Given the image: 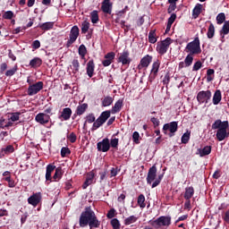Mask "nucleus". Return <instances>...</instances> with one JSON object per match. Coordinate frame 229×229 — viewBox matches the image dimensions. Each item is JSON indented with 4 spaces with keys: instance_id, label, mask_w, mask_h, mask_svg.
<instances>
[{
    "instance_id": "f257e3e1",
    "label": "nucleus",
    "mask_w": 229,
    "mask_h": 229,
    "mask_svg": "<svg viewBox=\"0 0 229 229\" xmlns=\"http://www.w3.org/2000/svg\"><path fill=\"white\" fill-rule=\"evenodd\" d=\"M96 216L92 208L87 207L85 208L84 211L81 212L80 218H79V225L81 228H85V226H89L90 220Z\"/></svg>"
},
{
    "instance_id": "f03ea898",
    "label": "nucleus",
    "mask_w": 229,
    "mask_h": 229,
    "mask_svg": "<svg viewBox=\"0 0 229 229\" xmlns=\"http://www.w3.org/2000/svg\"><path fill=\"white\" fill-rule=\"evenodd\" d=\"M186 53H189V55H201V46L199 43V38L197 37L194 38L193 41L187 44L185 47Z\"/></svg>"
},
{
    "instance_id": "7ed1b4c3",
    "label": "nucleus",
    "mask_w": 229,
    "mask_h": 229,
    "mask_svg": "<svg viewBox=\"0 0 229 229\" xmlns=\"http://www.w3.org/2000/svg\"><path fill=\"white\" fill-rule=\"evenodd\" d=\"M149 225L155 229H160L162 226H171V216H161L156 220H150Z\"/></svg>"
},
{
    "instance_id": "20e7f679",
    "label": "nucleus",
    "mask_w": 229,
    "mask_h": 229,
    "mask_svg": "<svg viewBox=\"0 0 229 229\" xmlns=\"http://www.w3.org/2000/svg\"><path fill=\"white\" fill-rule=\"evenodd\" d=\"M111 114L112 113L110 110L102 112L101 114L99 115V117L93 123L92 128H91L92 131H96V130H98V128H101V126H103V124H105L106 123V121H108V119H110Z\"/></svg>"
},
{
    "instance_id": "39448f33",
    "label": "nucleus",
    "mask_w": 229,
    "mask_h": 229,
    "mask_svg": "<svg viewBox=\"0 0 229 229\" xmlns=\"http://www.w3.org/2000/svg\"><path fill=\"white\" fill-rule=\"evenodd\" d=\"M171 44H173V39L171 38H166L165 40H162L161 42H157L156 51L158 53V55H165Z\"/></svg>"
},
{
    "instance_id": "423d86ee",
    "label": "nucleus",
    "mask_w": 229,
    "mask_h": 229,
    "mask_svg": "<svg viewBox=\"0 0 229 229\" xmlns=\"http://www.w3.org/2000/svg\"><path fill=\"white\" fill-rule=\"evenodd\" d=\"M78 37H80V28L78 26L74 25L71 30H70V38L68 41L66 42V47H71L76 40H78Z\"/></svg>"
},
{
    "instance_id": "0eeeda50",
    "label": "nucleus",
    "mask_w": 229,
    "mask_h": 229,
    "mask_svg": "<svg viewBox=\"0 0 229 229\" xmlns=\"http://www.w3.org/2000/svg\"><path fill=\"white\" fill-rule=\"evenodd\" d=\"M212 98V91L210 90H202L199 91L197 94V101L198 103H199V105H203V103H205L206 105L208 103V101L211 99Z\"/></svg>"
},
{
    "instance_id": "6e6552de",
    "label": "nucleus",
    "mask_w": 229,
    "mask_h": 229,
    "mask_svg": "<svg viewBox=\"0 0 229 229\" xmlns=\"http://www.w3.org/2000/svg\"><path fill=\"white\" fill-rule=\"evenodd\" d=\"M163 131L164 133H166V131H170L169 137H174V133L178 131V122L165 123L163 126Z\"/></svg>"
},
{
    "instance_id": "1a4fd4ad",
    "label": "nucleus",
    "mask_w": 229,
    "mask_h": 229,
    "mask_svg": "<svg viewBox=\"0 0 229 229\" xmlns=\"http://www.w3.org/2000/svg\"><path fill=\"white\" fill-rule=\"evenodd\" d=\"M160 69V60H157L152 64V68L150 71V74L148 76V81L153 83L155 81L157 76H158V71Z\"/></svg>"
},
{
    "instance_id": "9d476101",
    "label": "nucleus",
    "mask_w": 229,
    "mask_h": 229,
    "mask_svg": "<svg viewBox=\"0 0 229 229\" xmlns=\"http://www.w3.org/2000/svg\"><path fill=\"white\" fill-rule=\"evenodd\" d=\"M118 64L122 65H130L131 64V58H130V52L128 50H123V53L118 54Z\"/></svg>"
},
{
    "instance_id": "9b49d317",
    "label": "nucleus",
    "mask_w": 229,
    "mask_h": 229,
    "mask_svg": "<svg viewBox=\"0 0 229 229\" xmlns=\"http://www.w3.org/2000/svg\"><path fill=\"white\" fill-rule=\"evenodd\" d=\"M97 149L98 151H102V153L110 151V140L108 138H105L101 141L98 142Z\"/></svg>"
},
{
    "instance_id": "f8f14e48",
    "label": "nucleus",
    "mask_w": 229,
    "mask_h": 229,
    "mask_svg": "<svg viewBox=\"0 0 229 229\" xmlns=\"http://www.w3.org/2000/svg\"><path fill=\"white\" fill-rule=\"evenodd\" d=\"M42 89H44V82H36L35 84H32L28 88V95L35 96V94H38V92H40Z\"/></svg>"
},
{
    "instance_id": "ddd939ff",
    "label": "nucleus",
    "mask_w": 229,
    "mask_h": 229,
    "mask_svg": "<svg viewBox=\"0 0 229 229\" xmlns=\"http://www.w3.org/2000/svg\"><path fill=\"white\" fill-rule=\"evenodd\" d=\"M229 125H225V127H222L216 131V140L219 142L225 140V139H228L229 137V132L226 131L228 130Z\"/></svg>"
},
{
    "instance_id": "4468645a",
    "label": "nucleus",
    "mask_w": 229,
    "mask_h": 229,
    "mask_svg": "<svg viewBox=\"0 0 229 229\" xmlns=\"http://www.w3.org/2000/svg\"><path fill=\"white\" fill-rule=\"evenodd\" d=\"M55 175H54V180H56L58 178V168H56V165H47V172H46V180H47V182H51V180H52L51 173H53V171H55Z\"/></svg>"
},
{
    "instance_id": "2eb2a0df",
    "label": "nucleus",
    "mask_w": 229,
    "mask_h": 229,
    "mask_svg": "<svg viewBox=\"0 0 229 229\" xmlns=\"http://www.w3.org/2000/svg\"><path fill=\"white\" fill-rule=\"evenodd\" d=\"M42 201V193L37 192L33 193L29 199H28V203L29 205H32V207H37L38 203Z\"/></svg>"
},
{
    "instance_id": "dca6fc26",
    "label": "nucleus",
    "mask_w": 229,
    "mask_h": 229,
    "mask_svg": "<svg viewBox=\"0 0 229 229\" xmlns=\"http://www.w3.org/2000/svg\"><path fill=\"white\" fill-rule=\"evenodd\" d=\"M114 4L110 0H104L101 4V10L106 15H112V8Z\"/></svg>"
},
{
    "instance_id": "f3484780",
    "label": "nucleus",
    "mask_w": 229,
    "mask_h": 229,
    "mask_svg": "<svg viewBox=\"0 0 229 229\" xmlns=\"http://www.w3.org/2000/svg\"><path fill=\"white\" fill-rule=\"evenodd\" d=\"M157 179V166L154 165L152 167L148 169V175H147V183L151 185L153 182Z\"/></svg>"
},
{
    "instance_id": "a211bd4d",
    "label": "nucleus",
    "mask_w": 229,
    "mask_h": 229,
    "mask_svg": "<svg viewBox=\"0 0 229 229\" xmlns=\"http://www.w3.org/2000/svg\"><path fill=\"white\" fill-rule=\"evenodd\" d=\"M151 62H153V56L147 55L143 58H141L138 67L139 69H146L149 67V64H151Z\"/></svg>"
},
{
    "instance_id": "6ab92c4d",
    "label": "nucleus",
    "mask_w": 229,
    "mask_h": 229,
    "mask_svg": "<svg viewBox=\"0 0 229 229\" xmlns=\"http://www.w3.org/2000/svg\"><path fill=\"white\" fill-rule=\"evenodd\" d=\"M35 120L39 124H47L49 123V115L44 113H39L36 115Z\"/></svg>"
},
{
    "instance_id": "aec40b11",
    "label": "nucleus",
    "mask_w": 229,
    "mask_h": 229,
    "mask_svg": "<svg viewBox=\"0 0 229 229\" xmlns=\"http://www.w3.org/2000/svg\"><path fill=\"white\" fill-rule=\"evenodd\" d=\"M71 115H72V110L71 107H65L63 109L59 119H62L63 121H69V119H71Z\"/></svg>"
},
{
    "instance_id": "412c9836",
    "label": "nucleus",
    "mask_w": 229,
    "mask_h": 229,
    "mask_svg": "<svg viewBox=\"0 0 229 229\" xmlns=\"http://www.w3.org/2000/svg\"><path fill=\"white\" fill-rule=\"evenodd\" d=\"M94 69H96V64H94V59H91L88 62L86 67V72L89 78H92V76H94Z\"/></svg>"
},
{
    "instance_id": "4be33fe9",
    "label": "nucleus",
    "mask_w": 229,
    "mask_h": 229,
    "mask_svg": "<svg viewBox=\"0 0 229 229\" xmlns=\"http://www.w3.org/2000/svg\"><path fill=\"white\" fill-rule=\"evenodd\" d=\"M225 126H229L228 121L216 120L212 124V130H221V128H225Z\"/></svg>"
},
{
    "instance_id": "5701e85b",
    "label": "nucleus",
    "mask_w": 229,
    "mask_h": 229,
    "mask_svg": "<svg viewBox=\"0 0 229 229\" xmlns=\"http://www.w3.org/2000/svg\"><path fill=\"white\" fill-rule=\"evenodd\" d=\"M95 176L96 174H94V172H90L89 174H88L87 178L82 184V189L85 190L87 189V187H89V185H92V182H94Z\"/></svg>"
},
{
    "instance_id": "b1692460",
    "label": "nucleus",
    "mask_w": 229,
    "mask_h": 229,
    "mask_svg": "<svg viewBox=\"0 0 229 229\" xmlns=\"http://www.w3.org/2000/svg\"><path fill=\"white\" fill-rule=\"evenodd\" d=\"M88 226H89V229L99 228L101 226V221H99V219H98V216L95 215L90 219Z\"/></svg>"
},
{
    "instance_id": "393cba45",
    "label": "nucleus",
    "mask_w": 229,
    "mask_h": 229,
    "mask_svg": "<svg viewBox=\"0 0 229 229\" xmlns=\"http://www.w3.org/2000/svg\"><path fill=\"white\" fill-rule=\"evenodd\" d=\"M123 99H119L115 102L114 106L111 109V114H119L123 108Z\"/></svg>"
},
{
    "instance_id": "a878e982",
    "label": "nucleus",
    "mask_w": 229,
    "mask_h": 229,
    "mask_svg": "<svg viewBox=\"0 0 229 229\" xmlns=\"http://www.w3.org/2000/svg\"><path fill=\"white\" fill-rule=\"evenodd\" d=\"M199 157H207L212 153V146H206L203 148H199Z\"/></svg>"
},
{
    "instance_id": "bb28decb",
    "label": "nucleus",
    "mask_w": 229,
    "mask_h": 229,
    "mask_svg": "<svg viewBox=\"0 0 229 229\" xmlns=\"http://www.w3.org/2000/svg\"><path fill=\"white\" fill-rule=\"evenodd\" d=\"M203 8V4H197L195 7L192 10V17L193 19H198L199 15L201 14V10Z\"/></svg>"
},
{
    "instance_id": "cd10ccee",
    "label": "nucleus",
    "mask_w": 229,
    "mask_h": 229,
    "mask_svg": "<svg viewBox=\"0 0 229 229\" xmlns=\"http://www.w3.org/2000/svg\"><path fill=\"white\" fill-rule=\"evenodd\" d=\"M223 99V95L221 94L220 89H216L213 95V105H218Z\"/></svg>"
},
{
    "instance_id": "c85d7f7f",
    "label": "nucleus",
    "mask_w": 229,
    "mask_h": 229,
    "mask_svg": "<svg viewBox=\"0 0 229 229\" xmlns=\"http://www.w3.org/2000/svg\"><path fill=\"white\" fill-rule=\"evenodd\" d=\"M137 221H139V217L135 215H131L124 219L123 225H125V226H130V225H133V223H137Z\"/></svg>"
},
{
    "instance_id": "c756f323",
    "label": "nucleus",
    "mask_w": 229,
    "mask_h": 229,
    "mask_svg": "<svg viewBox=\"0 0 229 229\" xmlns=\"http://www.w3.org/2000/svg\"><path fill=\"white\" fill-rule=\"evenodd\" d=\"M71 69L73 74H78L80 72V61H78V59H73L72 61Z\"/></svg>"
},
{
    "instance_id": "7c9ffc66",
    "label": "nucleus",
    "mask_w": 229,
    "mask_h": 229,
    "mask_svg": "<svg viewBox=\"0 0 229 229\" xmlns=\"http://www.w3.org/2000/svg\"><path fill=\"white\" fill-rule=\"evenodd\" d=\"M194 196V187L190 186L185 188L184 199H191Z\"/></svg>"
},
{
    "instance_id": "2f4dec72",
    "label": "nucleus",
    "mask_w": 229,
    "mask_h": 229,
    "mask_svg": "<svg viewBox=\"0 0 229 229\" xmlns=\"http://www.w3.org/2000/svg\"><path fill=\"white\" fill-rule=\"evenodd\" d=\"M157 30H151L148 32V42L150 44H157Z\"/></svg>"
},
{
    "instance_id": "473e14b6",
    "label": "nucleus",
    "mask_w": 229,
    "mask_h": 229,
    "mask_svg": "<svg viewBox=\"0 0 229 229\" xmlns=\"http://www.w3.org/2000/svg\"><path fill=\"white\" fill-rule=\"evenodd\" d=\"M87 108H89V105L85 103L78 106L76 109L77 115H83L87 112Z\"/></svg>"
},
{
    "instance_id": "72a5a7b5",
    "label": "nucleus",
    "mask_w": 229,
    "mask_h": 229,
    "mask_svg": "<svg viewBox=\"0 0 229 229\" xmlns=\"http://www.w3.org/2000/svg\"><path fill=\"white\" fill-rule=\"evenodd\" d=\"M137 203L140 208H146V197L144 194H140L138 196Z\"/></svg>"
},
{
    "instance_id": "f704fd0d",
    "label": "nucleus",
    "mask_w": 229,
    "mask_h": 229,
    "mask_svg": "<svg viewBox=\"0 0 229 229\" xmlns=\"http://www.w3.org/2000/svg\"><path fill=\"white\" fill-rule=\"evenodd\" d=\"M214 35H216V27H214V23H210L207 32V37L208 38H214Z\"/></svg>"
},
{
    "instance_id": "c9c22d12",
    "label": "nucleus",
    "mask_w": 229,
    "mask_h": 229,
    "mask_svg": "<svg viewBox=\"0 0 229 229\" xmlns=\"http://www.w3.org/2000/svg\"><path fill=\"white\" fill-rule=\"evenodd\" d=\"M114 103V98L106 96L102 99V106H110Z\"/></svg>"
},
{
    "instance_id": "e433bc0d",
    "label": "nucleus",
    "mask_w": 229,
    "mask_h": 229,
    "mask_svg": "<svg viewBox=\"0 0 229 229\" xmlns=\"http://www.w3.org/2000/svg\"><path fill=\"white\" fill-rule=\"evenodd\" d=\"M30 67H40L42 65V59L35 57L30 62Z\"/></svg>"
},
{
    "instance_id": "4c0bfd02",
    "label": "nucleus",
    "mask_w": 229,
    "mask_h": 229,
    "mask_svg": "<svg viewBox=\"0 0 229 229\" xmlns=\"http://www.w3.org/2000/svg\"><path fill=\"white\" fill-rule=\"evenodd\" d=\"M189 140H191V131H187L184 134H182L181 142L182 144H189Z\"/></svg>"
},
{
    "instance_id": "58836bf2",
    "label": "nucleus",
    "mask_w": 229,
    "mask_h": 229,
    "mask_svg": "<svg viewBox=\"0 0 229 229\" xmlns=\"http://www.w3.org/2000/svg\"><path fill=\"white\" fill-rule=\"evenodd\" d=\"M90 20L92 24H98V22H99V14L98 13V11L91 12Z\"/></svg>"
},
{
    "instance_id": "ea45409f",
    "label": "nucleus",
    "mask_w": 229,
    "mask_h": 229,
    "mask_svg": "<svg viewBox=\"0 0 229 229\" xmlns=\"http://www.w3.org/2000/svg\"><path fill=\"white\" fill-rule=\"evenodd\" d=\"M194 55L189 54L185 59H184V64H185V67H191V65H192V62H194Z\"/></svg>"
},
{
    "instance_id": "a19ab883",
    "label": "nucleus",
    "mask_w": 229,
    "mask_h": 229,
    "mask_svg": "<svg viewBox=\"0 0 229 229\" xmlns=\"http://www.w3.org/2000/svg\"><path fill=\"white\" fill-rule=\"evenodd\" d=\"M96 122V116L94 115V114H89L86 116V122L84 123V127L87 126V123H89V124H92V123H94Z\"/></svg>"
},
{
    "instance_id": "79ce46f5",
    "label": "nucleus",
    "mask_w": 229,
    "mask_h": 229,
    "mask_svg": "<svg viewBox=\"0 0 229 229\" xmlns=\"http://www.w3.org/2000/svg\"><path fill=\"white\" fill-rule=\"evenodd\" d=\"M89 28H90V22L84 21L81 23V33L83 35H85V33H87V31H89Z\"/></svg>"
},
{
    "instance_id": "37998d69",
    "label": "nucleus",
    "mask_w": 229,
    "mask_h": 229,
    "mask_svg": "<svg viewBox=\"0 0 229 229\" xmlns=\"http://www.w3.org/2000/svg\"><path fill=\"white\" fill-rule=\"evenodd\" d=\"M69 155H71V149L68 147H63L61 148V157L65 158L66 157H69Z\"/></svg>"
},
{
    "instance_id": "c03bdc74",
    "label": "nucleus",
    "mask_w": 229,
    "mask_h": 229,
    "mask_svg": "<svg viewBox=\"0 0 229 229\" xmlns=\"http://www.w3.org/2000/svg\"><path fill=\"white\" fill-rule=\"evenodd\" d=\"M225 21H226V15L225 14V13H218L216 16L217 24H223V22H225Z\"/></svg>"
},
{
    "instance_id": "a18cd8bd",
    "label": "nucleus",
    "mask_w": 229,
    "mask_h": 229,
    "mask_svg": "<svg viewBox=\"0 0 229 229\" xmlns=\"http://www.w3.org/2000/svg\"><path fill=\"white\" fill-rule=\"evenodd\" d=\"M111 225L113 229H121V222H119V219L117 218H113L111 220Z\"/></svg>"
},
{
    "instance_id": "49530a36",
    "label": "nucleus",
    "mask_w": 229,
    "mask_h": 229,
    "mask_svg": "<svg viewBox=\"0 0 229 229\" xmlns=\"http://www.w3.org/2000/svg\"><path fill=\"white\" fill-rule=\"evenodd\" d=\"M79 55L81 58H85V55H87V47H85V45H81L79 47Z\"/></svg>"
},
{
    "instance_id": "de8ad7c7",
    "label": "nucleus",
    "mask_w": 229,
    "mask_h": 229,
    "mask_svg": "<svg viewBox=\"0 0 229 229\" xmlns=\"http://www.w3.org/2000/svg\"><path fill=\"white\" fill-rule=\"evenodd\" d=\"M216 71H214V69H208L207 71V81H212L214 80V74H215Z\"/></svg>"
},
{
    "instance_id": "09e8293b",
    "label": "nucleus",
    "mask_w": 229,
    "mask_h": 229,
    "mask_svg": "<svg viewBox=\"0 0 229 229\" xmlns=\"http://www.w3.org/2000/svg\"><path fill=\"white\" fill-rule=\"evenodd\" d=\"M109 144L111 148H113L114 149H117V148H119V139L117 138L111 139V140L109 141Z\"/></svg>"
},
{
    "instance_id": "8fccbe9b",
    "label": "nucleus",
    "mask_w": 229,
    "mask_h": 229,
    "mask_svg": "<svg viewBox=\"0 0 229 229\" xmlns=\"http://www.w3.org/2000/svg\"><path fill=\"white\" fill-rule=\"evenodd\" d=\"M221 33H223L224 35H228V33H229V21H225V23L222 27Z\"/></svg>"
},
{
    "instance_id": "3c124183",
    "label": "nucleus",
    "mask_w": 229,
    "mask_h": 229,
    "mask_svg": "<svg viewBox=\"0 0 229 229\" xmlns=\"http://www.w3.org/2000/svg\"><path fill=\"white\" fill-rule=\"evenodd\" d=\"M140 139V134H139V131H134L132 134V140L134 144H140V141L139 140Z\"/></svg>"
},
{
    "instance_id": "603ef678",
    "label": "nucleus",
    "mask_w": 229,
    "mask_h": 229,
    "mask_svg": "<svg viewBox=\"0 0 229 229\" xmlns=\"http://www.w3.org/2000/svg\"><path fill=\"white\" fill-rule=\"evenodd\" d=\"M162 178H164V174H159L158 178L155 180V182L152 183V189H155V187H158L160 185V182H162Z\"/></svg>"
},
{
    "instance_id": "864d4df0",
    "label": "nucleus",
    "mask_w": 229,
    "mask_h": 229,
    "mask_svg": "<svg viewBox=\"0 0 229 229\" xmlns=\"http://www.w3.org/2000/svg\"><path fill=\"white\" fill-rule=\"evenodd\" d=\"M39 28H41V30H51L53 28V22H45V23L41 24L39 26Z\"/></svg>"
},
{
    "instance_id": "5fc2aeb1",
    "label": "nucleus",
    "mask_w": 229,
    "mask_h": 229,
    "mask_svg": "<svg viewBox=\"0 0 229 229\" xmlns=\"http://www.w3.org/2000/svg\"><path fill=\"white\" fill-rule=\"evenodd\" d=\"M68 140H70V142L72 144H74V142H76L78 137L76 136V133L74 132H71L70 135L67 136Z\"/></svg>"
},
{
    "instance_id": "6e6d98bb",
    "label": "nucleus",
    "mask_w": 229,
    "mask_h": 229,
    "mask_svg": "<svg viewBox=\"0 0 229 229\" xmlns=\"http://www.w3.org/2000/svg\"><path fill=\"white\" fill-rule=\"evenodd\" d=\"M105 58L106 60H110L111 62H114V60L115 59V53L114 52H109L105 55Z\"/></svg>"
},
{
    "instance_id": "4d7b16f0",
    "label": "nucleus",
    "mask_w": 229,
    "mask_h": 229,
    "mask_svg": "<svg viewBox=\"0 0 229 229\" xmlns=\"http://www.w3.org/2000/svg\"><path fill=\"white\" fill-rule=\"evenodd\" d=\"M201 67H203V64L201 63V61H197L193 64L192 71H199V69H201Z\"/></svg>"
},
{
    "instance_id": "13d9d810",
    "label": "nucleus",
    "mask_w": 229,
    "mask_h": 229,
    "mask_svg": "<svg viewBox=\"0 0 229 229\" xmlns=\"http://www.w3.org/2000/svg\"><path fill=\"white\" fill-rule=\"evenodd\" d=\"M106 217H107V219H114V217H115V209L114 208H111L107 212Z\"/></svg>"
},
{
    "instance_id": "bf43d9fd",
    "label": "nucleus",
    "mask_w": 229,
    "mask_h": 229,
    "mask_svg": "<svg viewBox=\"0 0 229 229\" xmlns=\"http://www.w3.org/2000/svg\"><path fill=\"white\" fill-rule=\"evenodd\" d=\"M15 72H17V65H15L13 69L11 70H8L6 72H5V76H13V74H15Z\"/></svg>"
},
{
    "instance_id": "052dcab7",
    "label": "nucleus",
    "mask_w": 229,
    "mask_h": 229,
    "mask_svg": "<svg viewBox=\"0 0 229 229\" xmlns=\"http://www.w3.org/2000/svg\"><path fill=\"white\" fill-rule=\"evenodd\" d=\"M20 115H21V114H19V113L12 114V115L10 117V121H12V123H15V121H19V116Z\"/></svg>"
},
{
    "instance_id": "680f3d73",
    "label": "nucleus",
    "mask_w": 229,
    "mask_h": 229,
    "mask_svg": "<svg viewBox=\"0 0 229 229\" xmlns=\"http://www.w3.org/2000/svg\"><path fill=\"white\" fill-rule=\"evenodd\" d=\"M174 21H176V13H173L171 16L168 18L167 23L174 24Z\"/></svg>"
},
{
    "instance_id": "e2e57ef3",
    "label": "nucleus",
    "mask_w": 229,
    "mask_h": 229,
    "mask_svg": "<svg viewBox=\"0 0 229 229\" xmlns=\"http://www.w3.org/2000/svg\"><path fill=\"white\" fill-rule=\"evenodd\" d=\"M150 121L152 124H154V128H157V126H160V120H158V118L152 117Z\"/></svg>"
},
{
    "instance_id": "0e129e2a",
    "label": "nucleus",
    "mask_w": 229,
    "mask_h": 229,
    "mask_svg": "<svg viewBox=\"0 0 229 229\" xmlns=\"http://www.w3.org/2000/svg\"><path fill=\"white\" fill-rule=\"evenodd\" d=\"M176 10V4H170L167 8V13H173Z\"/></svg>"
},
{
    "instance_id": "69168bd1",
    "label": "nucleus",
    "mask_w": 229,
    "mask_h": 229,
    "mask_svg": "<svg viewBox=\"0 0 229 229\" xmlns=\"http://www.w3.org/2000/svg\"><path fill=\"white\" fill-rule=\"evenodd\" d=\"M13 17V12L7 11L4 14V19H12Z\"/></svg>"
},
{
    "instance_id": "338daca9",
    "label": "nucleus",
    "mask_w": 229,
    "mask_h": 229,
    "mask_svg": "<svg viewBox=\"0 0 229 229\" xmlns=\"http://www.w3.org/2000/svg\"><path fill=\"white\" fill-rule=\"evenodd\" d=\"M120 24H121V27L123 28V29H124V31H129V30H130V25H126V21H120Z\"/></svg>"
},
{
    "instance_id": "774afa93",
    "label": "nucleus",
    "mask_w": 229,
    "mask_h": 229,
    "mask_svg": "<svg viewBox=\"0 0 229 229\" xmlns=\"http://www.w3.org/2000/svg\"><path fill=\"white\" fill-rule=\"evenodd\" d=\"M4 151L5 153H13V146H12V145L7 146V147L4 149Z\"/></svg>"
}]
</instances>
